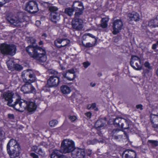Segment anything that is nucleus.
Listing matches in <instances>:
<instances>
[{"label": "nucleus", "instance_id": "nucleus-1", "mask_svg": "<svg viewBox=\"0 0 158 158\" xmlns=\"http://www.w3.org/2000/svg\"><path fill=\"white\" fill-rule=\"evenodd\" d=\"M26 50L31 57L38 61L40 63H44L46 60L45 50L38 46L29 45L26 48Z\"/></svg>", "mask_w": 158, "mask_h": 158}, {"label": "nucleus", "instance_id": "nucleus-2", "mask_svg": "<svg viewBox=\"0 0 158 158\" xmlns=\"http://www.w3.org/2000/svg\"><path fill=\"white\" fill-rule=\"evenodd\" d=\"M20 147L16 140L11 139L7 145V151L11 158H15L19 155L21 152Z\"/></svg>", "mask_w": 158, "mask_h": 158}, {"label": "nucleus", "instance_id": "nucleus-3", "mask_svg": "<svg viewBox=\"0 0 158 158\" xmlns=\"http://www.w3.org/2000/svg\"><path fill=\"white\" fill-rule=\"evenodd\" d=\"M25 17L22 12L18 13L16 15L10 13L7 15L6 19L8 22L14 26L21 27L22 23L25 21Z\"/></svg>", "mask_w": 158, "mask_h": 158}, {"label": "nucleus", "instance_id": "nucleus-4", "mask_svg": "<svg viewBox=\"0 0 158 158\" xmlns=\"http://www.w3.org/2000/svg\"><path fill=\"white\" fill-rule=\"evenodd\" d=\"M75 149L74 142L69 139H64L61 143L60 151L64 153L72 152Z\"/></svg>", "mask_w": 158, "mask_h": 158}, {"label": "nucleus", "instance_id": "nucleus-5", "mask_svg": "<svg viewBox=\"0 0 158 158\" xmlns=\"http://www.w3.org/2000/svg\"><path fill=\"white\" fill-rule=\"evenodd\" d=\"M0 49L2 54L13 56L16 53V48L14 44H3L0 45Z\"/></svg>", "mask_w": 158, "mask_h": 158}, {"label": "nucleus", "instance_id": "nucleus-6", "mask_svg": "<svg viewBox=\"0 0 158 158\" xmlns=\"http://www.w3.org/2000/svg\"><path fill=\"white\" fill-rule=\"evenodd\" d=\"M23 81L26 83H31L35 81V75L30 69L23 71L22 73Z\"/></svg>", "mask_w": 158, "mask_h": 158}, {"label": "nucleus", "instance_id": "nucleus-7", "mask_svg": "<svg viewBox=\"0 0 158 158\" xmlns=\"http://www.w3.org/2000/svg\"><path fill=\"white\" fill-rule=\"evenodd\" d=\"M26 101L22 99H17L14 104H12L9 106L13 107L16 110L21 112H23L26 109L27 106Z\"/></svg>", "mask_w": 158, "mask_h": 158}, {"label": "nucleus", "instance_id": "nucleus-8", "mask_svg": "<svg viewBox=\"0 0 158 158\" xmlns=\"http://www.w3.org/2000/svg\"><path fill=\"white\" fill-rule=\"evenodd\" d=\"M25 10L28 12L35 14L39 11L38 4L35 1H29L26 4Z\"/></svg>", "mask_w": 158, "mask_h": 158}, {"label": "nucleus", "instance_id": "nucleus-9", "mask_svg": "<svg viewBox=\"0 0 158 158\" xmlns=\"http://www.w3.org/2000/svg\"><path fill=\"white\" fill-rule=\"evenodd\" d=\"M141 59L137 56L132 55L131 56L130 64L131 67L136 70H140L141 69L140 64Z\"/></svg>", "mask_w": 158, "mask_h": 158}, {"label": "nucleus", "instance_id": "nucleus-10", "mask_svg": "<svg viewBox=\"0 0 158 158\" xmlns=\"http://www.w3.org/2000/svg\"><path fill=\"white\" fill-rule=\"evenodd\" d=\"M123 26L122 21L120 19H117L113 23L112 27L113 30V33L116 35L119 32Z\"/></svg>", "mask_w": 158, "mask_h": 158}, {"label": "nucleus", "instance_id": "nucleus-11", "mask_svg": "<svg viewBox=\"0 0 158 158\" xmlns=\"http://www.w3.org/2000/svg\"><path fill=\"white\" fill-rule=\"evenodd\" d=\"M60 82V77L57 76H50L47 81V84L50 87H56Z\"/></svg>", "mask_w": 158, "mask_h": 158}, {"label": "nucleus", "instance_id": "nucleus-12", "mask_svg": "<svg viewBox=\"0 0 158 158\" xmlns=\"http://www.w3.org/2000/svg\"><path fill=\"white\" fill-rule=\"evenodd\" d=\"M71 155L73 158H84L85 156V150L82 149H75Z\"/></svg>", "mask_w": 158, "mask_h": 158}, {"label": "nucleus", "instance_id": "nucleus-13", "mask_svg": "<svg viewBox=\"0 0 158 158\" xmlns=\"http://www.w3.org/2000/svg\"><path fill=\"white\" fill-rule=\"evenodd\" d=\"M83 21L81 19H73L72 21L73 28L77 31H80L83 27Z\"/></svg>", "mask_w": 158, "mask_h": 158}, {"label": "nucleus", "instance_id": "nucleus-14", "mask_svg": "<svg viewBox=\"0 0 158 158\" xmlns=\"http://www.w3.org/2000/svg\"><path fill=\"white\" fill-rule=\"evenodd\" d=\"M75 72L73 69H71L67 70L65 72L62 74L63 77L70 81L73 80L75 77Z\"/></svg>", "mask_w": 158, "mask_h": 158}, {"label": "nucleus", "instance_id": "nucleus-15", "mask_svg": "<svg viewBox=\"0 0 158 158\" xmlns=\"http://www.w3.org/2000/svg\"><path fill=\"white\" fill-rule=\"evenodd\" d=\"M14 95V94L12 92L9 90L4 92L2 94V98L8 101L7 105L9 106H11V103L13 101L12 99Z\"/></svg>", "mask_w": 158, "mask_h": 158}, {"label": "nucleus", "instance_id": "nucleus-16", "mask_svg": "<svg viewBox=\"0 0 158 158\" xmlns=\"http://www.w3.org/2000/svg\"><path fill=\"white\" fill-rule=\"evenodd\" d=\"M122 158H136V153L132 150H125L122 154Z\"/></svg>", "mask_w": 158, "mask_h": 158}, {"label": "nucleus", "instance_id": "nucleus-17", "mask_svg": "<svg viewBox=\"0 0 158 158\" xmlns=\"http://www.w3.org/2000/svg\"><path fill=\"white\" fill-rule=\"evenodd\" d=\"M69 43V40L66 39H58L55 41V44L57 47L61 48L67 45Z\"/></svg>", "mask_w": 158, "mask_h": 158}, {"label": "nucleus", "instance_id": "nucleus-18", "mask_svg": "<svg viewBox=\"0 0 158 158\" xmlns=\"http://www.w3.org/2000/svg\"><path fill=\"white\" fill-rule=\"evenodd\" d=\"M61 152L59 150L54 149L51 156V158H67V157L63 155H61Z\"/></svg>", "mask_w": 158, "mask_h": 158}, {"label": "nucleus", "instance_id": "nucleus-19", "mask_svg": "<svg viewBox=\"0 0 158 158\" xmlns=\"http://www.w3.org/2000/svg\"><path fill=\"white\" fill-rule=\"evenodd\" d=\"M27 106L26 109L29 112H32L36 110L37 106L35 103L32 102L26 101Z\"/></svg>", "mask_w": 158, "mask_h": 158}, {"label": "nucleus", "instance_id": "nucleus-20", "mask_svg": "<svg viewBox=\"0 0 158 158\" xmlns=\"http://www.w3.org/2000/svg\"><path fill=\"white\" fill-rule=\"evenodd\" d=\"M106 123V118H101L96 122L95 124V127L98 130H99L104 126Z\"/></svg>", "mask_w": 158, "mask_h": 158}, {"label": "nucleus", "instance_id": "nucleus-21", "mask_svg": "<svg viewBox=\"0 0 158 158\" xmlns=\"http://www.w3.org/2000/svg\"><path fill=\"white\" fill-rule=\"evenodd\" d=\"M30 83H26V84L22 86L21 88V90L24 93H29L31 92L33 88Z\"/></svg>", "mask_w": 158, "mask_h": 158}, {"label": "nucleus", "instance_id": "nucleus-22", "mask_svg": "<svg viewBox=\"0 0 158 158\" xmlns=\"http://www.w3.org/2000/svg\"><path fill=\"white\" fill-rule=\"evenodd\" d=\"M73 9L76 11L83 10L84 8L82 3L78 1L74 2L72 6Z\"/></svg>", "mask_w": 158, "mask_h": 158}, {"label": "nucleus", "instance_id": "nucleus-23", "mask_svg": "<svg viewBox=\"0 0 158 158\" xmlns=\"http://www.w3.org/2000/svg\"><path fill=\"white\" fill-rule=\"evenodd\" d=\"M128 16L131 21H139L140 19L139 14L135 12L128 13Z\"/></svg>", "mask_w": 158, "mask_h": 158}, {"label": "nucleus", "instance_id": "nucleus-24", "mask_svg": "<svg viewBox=\"0 0 158 158\" xmlns=\"http://www.w3.org/2000/svg\"><path fill=\"white\" fill-rule=\"evenodd\" d=\"M50 18L52 22L56 23L60 19V14L57 13L51 12Z\"/></svg>", "mask_w": 158, "mask_h": 158}, {"label": "nucleus", "instance_id": "nucleus-25", "mask_svg": "<svg viewBox=\"0 0 158 158\" xmlns=\"http://www.w3.org/2000/svg\"><path fill=\"white\" fill-rule=\"evenodd\" d=\"M7 65L8 66H10L11 67H14L15 69L17 71H20L23 69V67L20 64H15L12 60L8 61Z\"/></svg>", "mask_w": 158, "mask_h": 158}, {"label": "nucleus", "instance_id": "nucleus-26", "mask_svg": "<svg viewBox=\"0 0 158 158\" xmlns=\"http://www.w3.org/2000/svg\"><path fill=\"white\" fill-rule=\"evenodd\" d=\"M133 126L131 125L130 122L127 120L125 119L123 123V124L120 127L121 128L123 129H129V130H131L132 127L131 126Z\"/></svg>", "mask_w": 158, "mask_h": 158}, {"label": "nucleus", "instance_id": "nucleus-27", "mask_svg": "<svg viewBox=\"0 0 158 158\" xmlns=\"http://www.w3.org/2000/svg\"><path fill=\"white\" fill-rule=\"evenodd\" d=\"M125 118L118 117L115 118L114 120V124L116 127H120L123 123Z\"/></svg>", "mask_w": 158, "mask_h": 158}, {"label": "nucleus", "instance_id": "nucleus-28", "mask_svg": "<svg viewBox=\"0 0 158 158\" xmlns=\"http://www.w3.org/2000/svg\"><path fill=\"white\" fill-rule=\"evenodd\" d=\"M60 90L62 93L64 94L69 93L71 91L70 88L66 85H62L60 87Z\"/></svg>", "mask_w": 158, "mask_h": 158}, {"label": "nucleus", "instance_id": "nucleus-29", "mask_svg": "<svg viewBox=\"0 0 158 158\" xmlns=\"http://www.w3.org/2000/svg\"><path fill=\"white\" fill-rule=\"evenodd\" d=\"M148 25L150 27H158V19L157 18L151 20L148 23Z\"/></svg>", "mask_w": 158, "mask_h": 158}, {"label": "nucleus", "instance_id": "nucleus-30", "mask_svg": "<svg viewBox=\"0 0 158 158\" xmlns=\"http://www.w3.org/2000/svg\"><path fill=\"white\" fill-rule=\"evenodd\" d=\"M109 20V19L107 18H105L102 19V23L100 24L101 27L103 28H106L107 26V23Z\"/></svg>", "mask_w": 158, "mask_h": 158}, {"label": "nucleus", "instance_id": "nucleus-31", "mask_svg": "<svg viewBox=\"0 0 158 158\" xmlns=\"http://www.w3.org/2000/svg\"><path fill=\"white\" fill-rule=\"evenodd\" d=\"M75 10L73 8L68 7L65 8L64 10L65 13L69 16H71L73 14V12Z\"/></svg>", "mask_w": 158, "mask_h": 158}, {"label": "nucleus", "instance_id": "nucleus-32", "mask_svg": "<svg viewBox=\"0 0 158 158\" xmlns=\"http://www.w3.org/2000/svg\"><path fill=\"white\" fill-rule=\"evenodd\" d=\"M103 140L102 139H101L99 140L96 139H94L93 140H90L87 141V143L88 144H92L94 145L98 143L103 142Z\"/></svg>", "mask_w": 158, "mask_h": 158}, {"label": "nucleus", "instance_id": "nucleus-33", "mask_svg": "<svg viewBox=\"0 0 158 158\" xmlns=\"http://www.w3.org/2000/svg\"><path fill=\"white\" fill-rule=\"evenodd\" d=\"M151 122L152 123H158V115L153 114L151 116Z\"/></svg>", "mask_w": 158, "mask_h": 158}, {"label": "nucleus", "instance_id": "nucleus-34", "mask_svg": "<svg viewBox=\"0 0 158 158\" xmlns=\"http://www.w3.org/2000/svg\"><path fill=\"white\" fill-rule=\"evenodd\" d=\"M148 143L153 147H155L158 146V141L152 140H149L148 141Z\"/></svg>", "mask_w": 158, "mask_h": 158}, {"label": "nucleus", "instance_id": "nucleus-35", "mask_svg": "<svg viewBox=\"0 0 158 158\" xmlns=\"http://www.w3.org/2000/svg\"><path fill=\"white\" fill-rule=\"evenodd\" d=\"M48 72L49 74L52 75L51 76H57V75L58 74V73L57 71L52 69L48 70Z\"/></svg>", "mask_w": 158, "mask_h": 158}, {"label": "nucleus", "instance_id": "nucleus-36", "mask_svg": "<svg viewBox=\"0 0 158 158\" xmlns=\"http://www.w3.org/2000/svg\"><path fill=\"white\" fill-rule=\"evenodd\" d=\"M48 9L51 12L57 13L56 11L58 10V8L56 7L51 6H49Z\"/></svg>", "mask_w": 158, "mask_h": 158}, {"label": "nucleus", "instance_id": "nucleus-37", "mask_svg": "<svg viewBox=\"0 0 158 158\" xmlns=\"http://www.w3.org/2000/svg\"><path fill=\"white\" fill-rule=\"evenodd\" d=\"M26 40L28 43L31 44H33L35 43V40L31 37H29L26 38Z\"/></svg>", "mask_w": 158, "mask_h": 158}, {"label": "nucleus", "instance_id": "nucleus-38", "mask_svg": "<svg viewBox=\"0 0 158 158\" xmlns=\"http://www.w3.org/2000/svg\"><path fill=\"white\" fill-rule=\"evenodd\" d=\"M83 10H78L77 11L75 14V17L73 19H80L79 18L80 16L83 13Z\"/></svg>", "mask_w": 158, "mask_h": 158}, {"label": "nucleus", "instance_id": "nucleus-39", "mask_svg": "<svg viewBox=\"0 0 158 158\" xmlns=\"http://www.w3.org/2000/svg\"><path fill=\"white\" fill-rule=\"evenodd\" d=\"M5 138V133L2 129H0V142H2Z\"/></svg>", "mask_w": 158, "mask_h": 158}, {"label": "nucleus", "instance_id": "nucleus-40", "mask_svg": "<svg viewBox=\"0 0 158 158\" xmlns=\"http://www.w3.org/2000/svg\"><path fill=\"white\" fill-rule=\"evenodd\" d=\"M58 123V121L56 120H53L49 122V125L51 127H54Z\"/></svg>", "mask_w": 158, "mask_h": 158}, {"label": "nucleus", "instance_id": "nucleus-41", "mask_svg": "<svg viewBox=\"0 0 158 158\" xmlns=\"http://www.w3.org/2000/svg\"><path fill=\"white\" fill-rule=\"evenodd\" d=\"M144 65L146 68V69L151 70L152 69V67L151 66L150 63L148 62H146L144 64Z\"/></svg>", "mask_w": 158, "mask_h": 158}, {"label": "nucleus", "instance_id": "nucleus-42", "mask_svg": "<svg viewBox=\"0 0 158 158\" xmlns=\"http://www.w3.org/2000/svg\"><path fill=\"white\" fill-rule=\"evenodd\" d=\"M119 131L117 129H114L112 130L111 133V135L112 136L115 135H118V133Z\"/></svg>", "mask_w": 158, "mask_h": 158}, {"label": "nucleus", "instance_id": "nucleus-43", "mask_svg": "<svg viewBox=\"0 0 158 158\" xmlns=\"http://www.w3.org/2000/svg\"><path fill=\"white\" fill-rule=\"evenodd\" d=\"M36 153L41 156H44L45 154V152L43 151L41 148H39L38 151Z\"/></svg>", "mask_w": 158, "mask_h": 158}, {"label": "nucleus", "instance_id": "nucleus-44", "mask_svg": "<svg viewBox=\"0 0 158 158\" xmlns=\"http://www.w3.org/2000/svg\"><path fill=\"white\" fill-rule=\"evenodd\" d=\"M113 138L115 139H121L123 137L122 135H113L112 136Z\"/></svg>", "mask_w": 158, "mask_h": 158}, {"label": "nucleus", "instance_id": "nucleus-45", "mask_svg": "<svg viewBox=\"0 0 158 158\" xmlns=\"http://www.w3.org/2000/svg\"><path fill=\"white\" fill-rule=\"evenodd\" d=\"M10 0H0V6H2L6 3L8 2Z\"/></svg>", "mask_w": 158, "mask_h": 158}, {"label": "nucleus", "instance_id": "nucleus-46", "mask_svg": "<svg viewBox=\"0 0 158 158\" xmlns=\"http://www.w3.org/2000/svg\"><path fill=\"white\" fill-rule=\"evenodd\" d=\"M69 119L72 122H73L77 119V117L75 116H69Z\"/></svg>", "mask_w": 158, "mask_h": 158}, {"label": "nucleus", "instance_id": "nucleus-47", "mask_svg": "<svg viewBox=\"0 0 158 158\" xmlns=\"http://www.w3.org/2000/svg\"><path fill=\"white\" fill-rule=\"evenodd\" d=\"M151 70H149L147 69H144L143 73L144 76H146L149 73Z\"/></svg>", "mask_w": 158, "mask_h": 158}, {"label": "nucleus", "instance_id": "nucleus-48", "mask_svg": "<svg viewBox=\"0 0 158 158\" xmlns=\"http://www.w3.org/2000/svg\"><path fill=\"white\" fill-rule=\"evenodd\" d=\"M30 156L33 158H39L38 156L34 153H31Z\"/></svg>", "mask_w": 158, "mask_h": 158}, {"label": "nucleus", "instance_id": "nucleus-49", "mask_svg": "<svg viewBox=\"0 0 158 158\" xmlns=\"http://www.w3.org/2000/svg\"><path fill=\"white\" fill-rule=\"evenodd\" d=\"M40 145L43 146L45 148H47L48 147V145L46 143L43 142L40 143Z\"/></svg>", "mask_w": 158, "mask_h": 158}, {"label": "nucleus", "instance_id": "nucleus-50", "mask_svg": "<svg viewBox=\"0 0 158 158\" xmlns=\"http://www.w3.org/2000/svg\"><path fill=\"white\" fill-rule=\"evenodd\" d=\"M84 67L85 68H87L90 65V63L88 62H84L83 63Z\"/></svg>", "mask_w": 158, "mask_h": 158}, {"label": "nucleus", "instance_id": "nucleus-51", "mask_svg": "<svg viewBox=\"0 0 158 158\" xmlns=\"http://www.w3.org/2000/svg\"><path fill=\"white\" fill-rule=\"evenodd\" d=\"M38 149V147L36 146H33L31 148V150L32 151L37 152L36 151Z\"/></svg>", "mask_w": 158, "mask_h": 158}, {"label": "nucleus", "instance_id": "nucleus-52", "mask_svg": "<svg viewBox=\"0 0 158 158\" xmlns=\"http://www.w3.org/2000/svg\"><path fill=\"white\" fill-rule=\"evenodd\" d=\"M83 45L86 47H92L93 46V45L90 43H86L85 45V44Z\"/></svg>", "mask_w": 158, "mask_h": 158}, {"label": "nucleus", "instance_id": "nucleus-53", "mask_svg": "<svg viewBox=\"0 0 158 158\" xmlns=\"http://www.w3.org/2000/svg\"><path fill=\"white\" fill-rule=\"evenodd\" d=\"M8 118L11 119H13L14 118V116L13 114H8Z\"/></svg>", "mask_w": 158, "mask_h": 158}, {"label": "nucleus", "instance_id": "nucleus-54", "mask_svg": "<svg viewBox=\"0 0 158 158\" xmlns=\"http://www.w3.org/2000/svg\"><path fill=\"white\" fill-rule=\"evenodd\" d=\"M92 153V150L90 149H89L87 150L86 153L85 155H87L88 156H90Z\"/></svg>", "mask_w": 158, "mask_h": 158}, {"label": "nucleus", "instance_id": "nucleus-55", "mask_svg": "<svg viewBox=\"0 0 158 158\" xmlns=\"http://www.w3.org/2000/svg\"><path fill=\"white\" fill-rule=\"evenodd\" d=\"M142 106H143L141 104H139L136 105V108L137 109H140V110H143Z\"/></svg>", "mask_w": 158, "mask_h": 158}, {"label": "nucleus", "instance_id": "nucleus-56", "mask_svg": "<svg viewBox=\"0 0 158 158\" xmlns=\"http://www.w3.org/2000/svg\"><path fill=\"white\" fill-rule=\"evenodd\" d=\"M86 116L89 118H91V113L90 112H88L85 114Z\"/></svg>", "mask_w": 158, "mask_h": 158}, {"label": "nucleus", "instance_id": "nucleus-57", "mask_svg": "<svg viewBox=\"0 0 158 158\" xmlns=\"http://www.w3.org/2000/svg\"><path fill=\"white\" fill-rule=\"evenodd\" d=\"M157 46L155 44H154L152 45V48L153 50H154L156 49Z\"/></svg>", "mask_w": 158, "mask_h": 158}, {"label": "nucleus", "instance_id": "nucleus-58", "mask_svg": "<svg viewBox=\"0 0 158 158\" xmlns=\"http://www.w3.org/2000/svg\"><path fill=\"white\" fill-rule=\"evenodd\" d=\"M91 108L94 109L96 107V104L95 103H93L91 106Z\"/></svg>", "mask_w": 158, "mask_h": 158}, {"label": "nucleus", "instance_id": "nucleus-59", "mask_svg": "<svg viewBox=\"0 0 158 158\" xmlns=\"http://www.w3.org/2000/svg\"><path fill=\"white\" fill-rule=\"evenodd\" d=\"M153 125H152V127L155 128H158V124H155L153 123Z\"/></svg>", "mask_w": 158, "mask_h": 158}, {"label": "nucleus", "instance_id": "nucleus-60", "mask_svg": "<svg viewBox=\"0 0 158 158\" xmlns=\"http://www.w3.org/2000/svg\"><path fill=\"white\" fill-rule=\"evenodd\" d=\"M88 36H89L91 37L92 38H95V36H94L93 35L90 34V33H88Z\"/></svg>", "mask_w": 158, "mask_h": 158}, {"label": "nucleus", "instance_id": "nucleus-61", "mask_svg": "<svg viewBox=\"0 0 158 158\" xmlns=\"http://www.w3.org/2000/svg\"><path fill=\"white\" fill-rule=\"evenodd\" d=\"M97 134H98L100 136H102V134L101 132V131H98L97 132Z\"/></svg>", "mask_w": 158, "mask_h": 158}, {"label": "nucleus", "instance_id": "nucleus-62", "mask_svg": "<svg viewBox=\"0 0 158 158\" xmlns=\"http://www.w3.org/2000/svg\"><path fill=\"white\" fill-rule=\"evenodd\" d=\"M90 85L92 87H94V86H95V83L93 84L92 83H90Z\"/></svg>", "mask_w": 158, "mask_h": 158}, {"label": "nucleus", "instance_id": "nucleus-63", "mask_svg": "<svg viewBox=\"0 0 158 158\" xmlns=\"http://www.w3.org/2000/svg\"><path fill=\"white\" fill-rule=\"evenodd\" d=\"M91 105H88V106H87V108L89 109L90 108H91Z\"/></svg>", "mask_w": 158, "mask_h": 158}, {"label": "nucleus", "instance_id": "nucleus-64", "mask_svg": "<svg viewBox=\"0 0 158 158\" xmlns=\"http://www.w3.org/2000/svg\"><path fill=\"white\" fill-rule=\"evenodd\" d=\"M43 44V42L42 41H40L39 42V44L40 45L42 44Z\"/></svg>", "mask_w": 158, "mask_h": 158}]
</instances>
